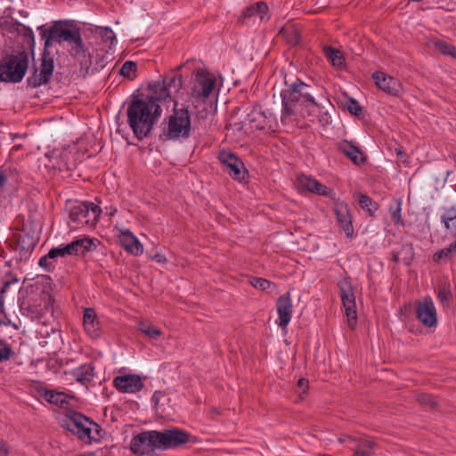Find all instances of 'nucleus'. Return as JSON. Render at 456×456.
Segmentation results:
<instances>
[{
	"mask_svg": "<svg viewBox=\"0 0 456 456\" xmlns=\"http://www.w3.org/2000/svg\"><path fill=\"white\" fill-rule=\"evenodd\" d=\"M162 109L152 100L134 99L127 108V122L138 140L147 137L161 116Z\"/></svg>",
	"mask_w": 456,
	"mask_h": 456,
	"instance_id": "obj_1",
	"label": "nucleus"
},
{
	"mask_svg": "<svg viewBox=\"0 0 456 456\" xmlns=\"http://www.w3.org/2000/svg\"><path fill=\"white\" fill-rule=\"evenodd\" d=\"M287 86L288 88L281 92L282 120L290 118L297 112L302 117L311 116L315 112L318 104L310 92V86L299 79Z\"/></svg>",
	"mask_w": 456,
	"mask_h": 456,
	"instance_id": "obj_2",
	"label": "nucleus"
},
{
	"mask_svg": "<svg viewBox=\"0 0 456 456\" xmlns=\"http://www.w3.org/2000/svg\"><path fill=\"white\" fill-rule=\"evenodd\" d=\"M45 40V48H49L52 44L59 45L67 42L70 46V53L77 58L86 56V47L80 34V29L76 25L68 21H55L53 25L41 33Z\"/></svg>",
	"mask_w": 456,
	"mask_h": 456,
	"instance_id": "obj_3",
	"label": "nucleus"
},
{
	"mask_svg": "<svg viewBox=\"0 0 456 456\" xmlns=\"http://www.w3.org/2000/svg\"><path fill=\"white\" fill-rule=\"evenodd\" d=\"M191 116L186 108L177 109L175 103L173 113L167 118L162 135L166 140H185L192 134Z\"/></svg>",
	"mask_w": 456,
	"mask_h": 456,
	"instance_id": "obj_4",
	"label": "nucleus"
},
{
	"mask_svg": "<svg viewBox=\"0 0 456 456\" xmlns=\"http://www.w3.org/2000/svg\"><path fill=\"white\" fill-rule=\"evenodd\" d=\"M28 65V55L24 52L3 58L0 61V81L20 82L26 74Z\"/></svg>",
	"mask_w": 456,
	"mask_h": 456,
	"instance_id": "obj_5",
	"label": "nucleus"
},
{
	"mask_svg": "<svg viewBox=\"0 0 456 456\" xmlns=\"http://www.w3.org/2000/svg\"><path fill=\"white\" fill-rule=\"evenodd\" d=\"M102 213L101 208L93 202H80L70 207L69 218L77 225L94 227Z\"/></svg>",
	"mask_w": 456,
	"mask_h": 456,
	"instance_id": "obj_6",
	"label": "nucleus"
},
{
	"mask_svg": "<svg viewBox=\"0 0 456 456\" xmlns=\"http://www.w3.org/2000/svg\"><path fill=\"white\" fill-rule=\"evenodd\" d=\"M183 85L181 76L165 77L162 81L152 82L149 84V89L151 95L145 100H152L159 104L171 97L173 90L178 92Z\"/></svg>",
	"mask_w": 456,
	"mask_h": 456,
	"instance_id": "obj_7",
	"label": "nucleus"
},
{
	"mask_svg": "<svg viewBox=\"0 0 456 456\" xmlns=\"http://www.w3.org/2000/svg\"><path fill=\"white\" fill-rule=\"evenodd\" d=\"M67 429L76 435L80 440L86 444H90L93 440L92 427L98 431L99 425L90 420L85 415L73 412L66 422Z\"/></svg>",
	"mask_w": 456,
	"mask_h": 456,
	"instance_id": "obj_8",
	"label": "nucleus"
},
{
	"mask_svg": "<svg viewBox=\"0 0 456 456\" xmlns=\"http://www.w3.org/2000/svg\"><path fill=\"white\" fill-rule=\"evenodd\" d=\"M340 297L345 307L347 322L350 328H354L357 321L355 296L353 285L348 279H343L338 282Z\"/></svg>",
	"mask_w": 456,
	"mask_h": 456,
	"instance_id": "obj_9",
	"label": "nucleus"
},
{
	"mask_svg": "<svg viewBox=\"0 0 456 456\" xmlns=\"http://www.w3.org/2000/svg\"><path fill=\"white\" fill-rule=\"evenodd\" d=\"M155 436L159 449L176 448L189 441V434L178 428L156 431Z\"/></svg>",
	"mask_w": 456,
	"mask_h": 456,
	"instance_id": "obj_10",
	"label": "nucleus"
},
{
	"mask_svg": "<svg viewBox=\"0 0 456 456\" xmlns=\"http://www.w3.org/2000/svg\"><path fill=\"white\" fill-rule=\"evenodd\" d=\"M23 310L34 320L40 321L45 318L47 314H50L52 317L53 313V299L50 293L43 291L38 300L24 307Z\"/></svg>",
	"mask_w": 456,
	"mask_h": 456,
	"instance_id": "obj_11",
	"label": "nucleus"
},
{
	"mask_svg": "<svg viewBox=\"0 0 456 456\" xmlns=\"http://www.w3.org/2000/svg\"><path fill=\"white\" fill-rule=\"evenodd\" d=\"M156 430L144 431L134 436L130 443V450L137 455H145L153 452L158 448Z\"/></svg>",
	"mask_w": 456,
	"mask_h": 456,
	"instance_id": "obj_12",
	"label": "nucleus"
},
{
	"mask_svg": "<svg viewBox=\"0 0 456 456\" xmlns=\"http://www.w3.org/2000/svg\"><path fill=\"white\" fill-rule=\"evenodd\" d=\"M416 316L424 327L432 328L437 325L436 308L430 297H426L416 306Z\"/></svg>",
	"mask_w": 456,
	"mask_h": 456,
	"instance_id": "obj_13",
	"label": "nucleus"
},
{
	"mask_svg": "<svg viewBox=\"0 0 456 456\" xmlns=\"http://www.w3.org/2000/svg\"><path fill=\"white\" fill-rule=\"evenodd\" d=\"M216 79L206 71L200 70L196 74L195 83L191 88V95L205 101L214 90Z\"/></svg>",
	"mask_w": 456,
	"mask_h": 456,
	"instance_id": "obj_14",
	"label": "nucleus"
},
{
	"mask_svg": "<svg viewBox=\"0 0 456 456\" xmlns=\"http://www.w3.org/2000/svg\"><path fill=\"white\" fill-rule=\"evenodd\" d=\"M54 64L53 58L46 53L43 54L40 72L35 71L32 77L28 78V86L37 87L47 84L53 75Z\"/></svg>",
	"mask_w": 456,
	"mask_h": 456,
	"instance_id": "obj_15",
	"label": "nucleus"
},
{
	"mask_svg": "<svg viewBox=\"0 0 456 456\" xmlns=\"http://www.w3.org/2000/svg\"><path fill=\"white\" fill-rule=\"evenodd\" d=\"M220 161L226 167L227 173L234 179L242 181L246 171L243 162L231 152L222 151L219 154Z\"/></svg>",
	"mask_w": 456,
	"mask_h": 456,
	"instance_id": "obj_16",
	"label": "nucleus"
},
{
	"mask_svg": "<svg viewBox=\"0 0 456 456\" xmlns=\"http://www.w3.org/2000/svg\"><path fill=\"white\" fill-rule=\"evenodd\" d=\"M276 309L278 313L276 323L281 329H286L291 320L293 312V304L289 292L277 298Z\"/></svg>",
	"mask_w": 456,
	"mask_h": 456,
	"instance_id": "obj_17",
	"label": "nucleus"
},
{
	"mask_svg": "<svg viewBox=\"0 0 456 456\" xmlns=\"http://www.w3.org/2000/svg\"><path fill=\"white\" fill-rule=\"evenodd\" d=\"M114 387L121 393L134 394L143 387V383L139 375L127 374L118 376L113 380Z\"/></svg>",
	"mask_w": 456,
	"mask_h": 456,
	"instance_id": "obj_18",
	"label": "nucleus"
},
{
	"mask_svg": "<svg viewBox=\"0 0 456 456\" xmlns=\"http://www.w3.org/2000/svg\"><path fill=\"white\" fill-rule=\"evenodd\" d=\"M347 440L353 444L354 456H374L379 447L377 441L370 436H348Z\"/></svg>",
	"mask_w": 456,
	"mask_h": 456,
	"instance_id": "obj_19",
	"label": "nucleus"
},
{
	"mask_svg": "<svg viewBox=\"0 0 456 456\" xmlns=\"http://www.w3.org/2000/svg\"><path fill=\"white\" fill-rule=\"evenodd\" d=\"M376 85L387 94L398 96L402 92V86L398 79L383 72H375L372 75Z\"/></svg>",
	"mask_w": 456,
	"mask_h": 456,
	"instance_id": "obj_20",
	"label": "nucleus"
},
{
	"mask_svg": "<svg viewBox=\"0 0 456 456\" xmlns=\"http://www.w3.org/2000/svg\"><path fill=\"white\" fill-rule=\"evenodd\" d=\"M297 186L298 190H305L309 192H313L318 195L329 196L331 193V190L330 188L322 184L314 178L305 175H297Z\"/></svg>",
	"mask_w": 456,
	"mask_h": 456,
	"instance_id": "obj_21",
	"label": "nucleus"
},
{
	"mask_svg": "<svg viewBox=\"0 0 456 456\" xmlns=\"http://www.w3.org/2000/svg\"><path fill=\"white\" fill-rule=\"evenodd\" d=\"M121 246L130 254L139 256L143 248L139 240L129 230H120L118 235Z\"/></svg>",
	"mask_w": 456,
	"mask_h": 456,
	"instance_id": "obj_22",
	"label": "nucleus"
},
{
	"mask_svg": "<svg viewBox=\"0 0 456 456\" xmlns=\"http://www.w3.org/2000/svg\"><path fill=\"white\" fill-rule=\"evenodd\" d=\"M334 210L337 220L346 232V236H351L354 232V228L352 225V218L347 205L345 203H338L336 205Z\"/></svg>",
	"mask_w": 456,
	"mask_h": 456,
	"instance_id": "obj_23",
	"label": "nucleus"
},
{
	"mask_svg": "<svg viewBox=\"0 0 456 456\" xmlns=\"http://www.w3.org/2000/svg\"><path fill=\"white\" fill-rule=\"evenodd\" d=\"M96 245L93 240L88 238L79 239L66 245V251L69 256L84 254L95 248Z\"/></svg>",
	"mask_w": 456,
	"mask_h": 456,
	"instance_id": "obj_24",
	"label": "nucleus"
},
{
	"mask_svg": "<svg viewBox=\"0 0 456 456\" xmlns=\"http://www.w3.org/2000/svg\"><path fill=\"white\" fill-rule=\"evenodd\" d=\"M84 327L87 334L93 338L99 336V322L95 311L93 308H86L84 311Z\"/></svg>",
	"mask_w": 456,
	"mask_h": 456,
	"instance_id": "obj_25",
	"label": "nucleus"
},
{
	"mask_svg": "<svg viewBox=\"0 0 456 456\" xmlns=\"http://www.w3.org/2000/svg\"><path fill=\"white\" fill-rule=\"evenodd\" d=\"M441 222L451 235L456 237V207H452L441 216Z\"/></svg>",
	"mask_w": 456,
	"mask_h": 456,
	"instance_id": "obj_26",
	"label": "nucleus"
},
{
	"mask_svg": "<svg viewBox=\"0 0 456 456\" xmlns=\"http://www.w3.org/2000/svg\"><path fill=\"white\" fill-rule=\"evenodd\" d=\"M268 7L265 3L258 2L250 5L243 12V16L246 18L257 17L260 20H264L267 14Z\"/></svg>",
	"mask_w": 456,
	"mask_h": 456,
	"instance_id": "obj_27",
	"label": "nucleus"
},
{
	"mask_svg": "<svg viewBox=\"0 0 456 456\" xmlns=\"http://www.w3.org/2000/svg\"><path fill=\"white\" fill-rule=\"evenodd\" d=\"M280 34L291 45H296L300 41V33L295 25L284 26L280 30Z\"/></svg>",
	"mask_w": 456,
	"mask_h": 456,
	"instance_id": "obj_28",
	"label": "nucleus"
},
{
	"mask_svg": "<svg viewBox=\"0 0 456 456\" xmlns=\"http://www.w3.org/2000/svg\"><path fill=\"white\" fill-rule=\"evenodd\" d=\"M339 149L346 156H347L355 164H360L361 162L363 161V159L361 157V151L356 146L353 145L352 143L345 141L340 144Z\"/></svg>",
	"mask_w": 456,
	"mask_h": 456,
	"instance_id": "obj_29",
	"label": "nucleus"
},
{
	"mask_svg": "<svg viewBox=\"0 0 456 456\" xmlns=\"http://www.w3.org/2000/svg\"><path fill=\"white\" fill-rule=\"evenodd\" d=\"M40 393L50 403H53L60 407H64L69 403L64 393L54 392L47 389H44Z\"/></svg>",
	"mask_w": 456,
	"mask_h": 456,
	"instance_id": "obj_30",
	"label": "nucleus"
},
{
	"mask_svg": "<svg viewBox=\"0 0 456 456\" xmlns=\"http://www.w3.org/2000/svg\"><path fill=\"white\" fill-rule=\"evenodd\" d=\"M247 121L251 129H263L265 117L261 111L254 110L248 115Z\"/></svg>",
	"mask_w": 456,
	"mask_h": 456,
	"instance_id": "obj_31",
	"label": "nucleus"
},
{
	"mask_svg": "<svg viewBox=\"0 0 456 456\" xmlns=\"http://www.w3.org/2000/svg\"><path fill=\"white\" fill-rule=\"evenodd\" d=\"M94 367L90 364H85L77 369L75 372L77 381L86 384L91 381L94 376Z\"/></svg>",
	"mask_w": 456,
	"mask_h": 456,
	"instance_id": "obj_32",
	"label": "nucleus"
},
{
	"mask_svg": "<svg viewBox=\"0 0 456 456\" xmlns=\"http://www.w3.org/2000/svg\"><path fill=\"white\" fill-rule=\"evenodd\" d=\"M139 330L151 339L157 340L162 335V331L148 322H141L138 325Z\"/></svg>",
	"mask_w": 456,
	"mask_h": 456,
	"instance_id": "obj_33",
	"label": "nucleus"
},
{
	"mask_svg": "<svg viewBox=\"0 0 456 456\" xmlns=\"http://www.w3.org/2000/svg\"><path fill=\"white\" fill-rule=\"evenodd\" d=\"M324 53L326 57L331 61V63L334 66H337L338 68L344 66L345 59L338 50L331 46H327L324 48Z\"/></svg>",
	"mask_w": 456,
	"mask_h": 456,
	"instance_id": "obj_34",
	"label": "nucleus"
},
{
	"mask_svg": "<svg viewBox=\"0 0 456 456\" xmlns=\"http://www.w3.org/2000/svg\"><path fill=\"white\" fill-rule=\"evenodd\" d=\"M17 248L25 253H30L35 248L33 238L29 234H20L17 239Z\"/></svg>",
	"mask_w": 456,
	"mask_h": 456,
	"instance_id": "obj_35",
	"label": "nucleus"
},
{
	"mask_svg": "<svg viewBox=\"0 0 456 456\" xmlns=\"http://www.w3.org/2000/svg\"><path fill=\"white\" fill-rule=\"evenodd\" d=\"M359 204L362 209L366 210L370 216H373L378 209V204L365 194H358Z\"/></svg>",
	"mask_w": 456,
	"mask_h": 456,
	"instance_id": "obj_36",
	"label": "nucleus"
},
{
	"mask_svg": "<svg viewBox=\"0 0 456 456\" xmlns=\"http://www.w3.org/2000/svg\"><path fill=\"white\" fill-rule=\"evenodd\" d=\"M392 220L397 224H403L402 220V200L397 199L394 201V205L389 208Z\"/></svg>",
	"mask_w": 456,
	"mask_h": 456,
	"instance_id": "obj_37",
	"label": "nucleus"
},
{
	"mask_svg": "<svg viewBox=\"0 0 456 456\" xmlns=\"http://www.w3.org/2000/svg\"><path fill=\"white\" fill-rule=\"evenodd\" d=\"M435 47L439 53L444 55H451L456 59V48L454 45L444 41H437L435 44Z\"/></svg>",
	"mask_w": 456,
	"mask_h": 456,
	"instance_id": "obj_38",
	"label": "nucleus"
},
{
	"mask_svg": "<svg viewBox=\"0 0 456 456\" xmlns=\"http://www.w3.org/2000/svg\"><path fill=\"white\" fill-rule=\"evenodd\" d=\"M13 355L11 345L0 338V362L10 360Z\"/></svg>",
	"mask_w": 456,
	"mask_h": 456,
	"instance_id": "obj_39",
	"label": "nucleus"
},
{
	"mask_svg": "<svg viewBox=\"0 0 456 456\" xmlns=\"http://www.w3.org/2000/svg\"><path fill=\"white\" fill-rule=\"evenodd\" d=\"M417 401L420 405L429 409L436 408L437 404L436 401L433 398V396L428 394L418 395Z\"/></svg>",
	"mask_w": 456,
	"mask_h": 456,
	"instance_id": "obj_40",
	"label": "nucleus"
},
{
	"mask_svg": "<svg viewBox=\"0 0 456 456\" xmlns=\"http://www.w3.org/2000/svg\"><path fill=\"white\" fill-rule=\"evenodd\" d=\"M249 283L256 289L265 290L271 286V281L264 278L252 277L249 280Z\"/></svg>",
	"mask_w": 456,
	"mask_h": 456,
	"instance_id": "obj_41",
	"label": "nucleus"
},
{
	"mask_svg": "<svg viewBox=\"0 0 456 456\" xmlns=\"http://www.w3.org/2000/svg\"><path fill=\"white\" fill-rule=\"evenodd\" d=\"M136 71V64L134 61H126L121 69L120 74L126 77H131V75Z\"/></svg>",
	"mask_w": 456,
	"mask_h": 456,
	"instance_id": "obj_42",
	"label": "nucleus"
},
{
	"mask_svg": "<svg viewBox=\"0 0 456 456\" xmlns=\"http://www.w3.org/2000/svg\"><path fill=\"white\" fill-rule=\"evenodd\" d=\"M452 256V254L451 252L450 247L448 246L436 252L433 255V261L436 263H439L442 259H450Z\"/></svg>",
	"mask_w": 456,
	"mask_h": 456,
	"instance_id": "obj_43",
	"label": "nucleus"
},
{
	"mask_svg": "<svg viewBox=\"0 0 456 456\" xmlns=\"http://www.w3.org/2000/svg\"><path fill=\"white\" fill-rule=\"evenodd\" d=\"M48 254H49V257H51L53 259L58 257V256H65L68 255L69 256V252L66 251V246L61 247V248H53L50 249Z\"/></svg>",
	"mask_w": 456,
	"mask_h": 456,
	"instance_id": "obj_44",
	"label": "nucleus"
},
{
	"mask_svg": "<svg viewBox=\"0 0 456 456\" xmlns=\"http://www.w3.org/2000/svg\"><path fill=\"white\" fill-rule=\"evenodd\" d=\"M101 35L103 40L107 43H110V45H113L114 41L116 40L114 32L109 28H103L101 32Z\"/></svg>",
	"mask_w": 456,
	"mask_h": 456,
	"instance_id": "obj_45",
	"label": "nucleus"
},
{
	"mask_svg": "<svg viewBox=\"0 0 456 456\" xmlns=\"http://www.w3.org/2000/svg\"><path fill=\"white\" fill-rule=\"evenodd\" d=\"M348 111L354 115V116H360L362 114V108L358 102L355 100H351L347 106Z\"/></svg>",
	"mask_w": 456,
	"mask_h": 456,
	"instance_id": "obj_46",
	"label": "nucleus"
},
{
	"mask_svg": "<svg viewBox=\"0 0 456 456\" xmlns=\"http://www.w3.org/2000/svg\"><path fill=\"white\" fill-rule=\"evenodd\" d=\"M451 297H452L451 291L445 288L440 289L438 291V294H437L438 299L443 304L449 302Z\"/></svg>",
	"mask_w": 456,
	"mask_h": 456,
	"instance_id": "obj_47",
	"label": "nucleus"
},
{
	"mask_svg": "<svg viewBox=\"0 0 456 456\" xmlns=\"http://www.w3.org/2000/svg\"><path fill=\"white\" fill-rule=\"evenodd\" d=\"M50 259H52V258L49 257V254H47L46 256H44L39 259L38 265L41 267H43L44 269H45L46 271H51L53 266L50 262Z\"/></svg>",
	"mask_w": 456,
	"mask_h": 456,
	"instance_id": "obj_48",
	"label": "nucleus"
},
{
	"mask_svg": "<svg viewBox=\"0 0 456 456\" xmlns=\"http://www.w3.org/2000/svg\"><path fill=\"white\" fill-rule=\"evenodd\" d=\"M297 388L300 395L305 394L308 388V380L305 379H299L297 381Z\"/></svg>",
	"mask_w": 456,
	"mask_h": 456,
	"instance_id": "obj_49",
	"label": "nucleus"
},
{
	"mask_svg": "<svg viewBox=\"0 0 456 456\" xmlns=\"http://www.w3.org/2000/svg\"><path fill=\"white\" fill-rule=\"evenodd\" d=\"M10 453L9 446L5 441H0V456H8Z\"/></svg>",
	"mask_w": 456,
	"mask_h": 456,
	"instance_id": "obj_50",
	"label": "nucleus"
},
{
	"mask_svg": "<svg viewBox=\"0 0 456 456\" xmlns=\"http://www.w3.org/2000/svg\"><path fill=\"white\" fill-rule=\"evenodd\" d=\"M18 282V280L17 279H12V281H6L4 282L3 284V287L1 289V295L3 296L10 288V286L12 284V283H16Z\"/></svg>",
	"mask_w": 456,
	"mask_h": 456,
	"instance_id": "obj_51",
	"label": "nucleus"
},
{
	"mask_svg": "<svg viewBox=\"0 0 456 456\" xmlns=\"http://www.w3.org/2000/svg\"><path fill=\"white\" fill-rule=\"evenodd\" d=\"M6 177L2 170H0V187H3L5 183Z\"/></svg>",
	"mask_w": 456,
	"mask_h": 456,
	"instance_id": "obj_52",
	"label": "nucleus"
},
{
	"mask_svg": "<svg viewBox=\"0 0 456 456\" xmlns=\"http://www.w3.org/2000/svg\"><path fill=\"white\" fill-rule=\"evenodd\" d=\"M452 254L456 255V240L449 245Z\"/></svg>",
	"mask_w": 456,
	"mask_h": 456,
	"instance_id": "obj_53",
	"label": "nucleus"
},
{
	"mask_svg": "<svg viewBox=\"0 0 456 456\" xmlns=\"http://www.w3.org/2000/svg\"><path fill=\"white\" fill-rule=\"evenodd\" d=\"M395 261H396V262H399V261H400V259H399V257H398V256H397V255H395Z\"/></svg>",
	"mask_w": 456,
	"mask_h": 456,
	"instance_id": "obj_54",
	"label": "nucleus"
},
{
	"mask_svg": "<svg viewBox=\"0 0 456 456\" xmlns=\"http://www.w3.org/2000/svg\"><path fill=\"white\" fill-rule=\"evenodd\" d=\"M116 211H117L116 209H111L110 215H113L114 212H116Z\"/></svg>",
	"mask_w": 456,
	"mask_h": 456,
	"instance_id": "obj_55",
	"label": "nucleus"
},
{
	"mask_svg": "<svg viewBox=\"0 0 456 456\" xmlns=\"http://www.w3.org/2000/svg\"><path fill=\"white\" fill-rule=\"evenodd\" d=\"M116 211H117L116 209H111L110 215H113L114 212H116Z\"/></svg>",
	"mask_w": 456,
	"mask_h": 456,
	"instance_id": "obj_56",
	"label": "nucleus"
}]
</instances>
